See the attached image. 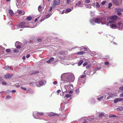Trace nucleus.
Here are the masks:
<instances>
[{"label":"nucleus","instance_id":"1","mask_svg":"<svg viewBox=\"0 0 123 123\" xmlns=\"http://www.w3.org/2000/svg\"><path fill=\"white\" fill-rule=\"evenodd\" d=\"M61 78L63 80L64 83H67L68 85L70 82H73L75 79L74 75L71 73L63 74L61 75Z\"/></svg>","mask_w":123,"mask_h":123},{"label":"nucleus","instance_id":"2","mask_svg":"<svg viewBox=\"0 0 123 123\" xmlns=\"http://www.w3.org/2000/svg\"><path fill=\"white\" fill-rule=\"evenodd\" d=\"M28 25V22L26 23L24 22H21L18 23V25H15L14 27L16 29H17L20 27L24 28L29 27V26Z\"/></svg>","mask_w":123,"mask_h":123},{"label":"nucleus","instance_id":"3","mask_svg":"<svg viewBox=\"0 0 123 123\" xmlns=\"http://www.w3.org/2000/svg\"><path fill=\"white\" fill-rule=\"evenodd\" d=\"M106 25L107 26L109 27L110 28L112 29H116L117 28V24L116 25L113 21H109L107 23Z\"/></svg>","mask_w":123,"mask_h":123},{"label":"nucleus","instance_id":"4","mask_svg":"<svg viewBox=\"0 0 123 123\" xmlns=\"http://www.w3.org/2000/svg\"><path fill=\"white\" fill-rule=\"evenodd\" d=\"M91 24L92 25H95V23L99 24L101 23L100 18H93L90 20Z\"/></svg>","mask_w":123,"mask_h":123},{"label":"nucleus","instance_id":"5","mask_svg":"<svg viewBox=\"0 0 123 123\" xmlns=\"http://www.w3.org/2000/svg\"><path fill=\"white\" fill-rule=\"evenodd\" d=\"M45 115L42 112L39 113L37 111H35L33 112V116L36 119H39V116L42 115Z\"/></svg>","mask_w":123,"mask_h":123},{"label":"nucleus","instance_id":"6","mask_svg":"<svg viewBox=\"0 0 123 123\" xmlns=\"http://www.w3.org/2000/svg\"><path fill=\"white\" fill-rule=\"evenodd\" d=\"M46 83V81L45 80H39L36 82V85L37 87H39L44 85Z\"/></svg>","mask_w":123,"mask_h":123},{"label":"nucleus","instance_id":"7","mask_svg":"<svg viewBox=\"0 0 123 123\" xmlns=\"http://www.w3.org/2000/svg\"><path fill=\"white\" fill-rule=\"evenodd\" d=\"M118 30H123V23L119 22L117 24V28Z\"/></svg>","mask_w":123,"mask_h":123},{"label":"nucleus","instance_id":"8","mask_svg":"<svg viewBox=\"0 0 123 123\" xmlns=\"http://www.w3.org/2000/svg\"><path fill=\"white\" fill-rule=\"evenodd\" d=\"M54 62V58L53 57L50 58L49 60L46 62L49 64H52Z\"/></svg>","mask_w":123,"mask_h":123},{"label":"nucleus","instance_id":"9","mask_svg":"<svg viewBox=\"0 0 123 123\" xmlns=\"http://www.w3.org/2000/svg\"><path fill=\"white\" fill-rule=\"evenodd\" d=\"M13 75V74H7L4 76V77L6 79H8L11 78Z\"/></svg>","mask_w":123,"mask_h":123},{"label":"nucleus","instance_id":"10","mask_svg":"<svg viewBox=\"0 0 123 123\" xmlns=\"http://www.w3.org/2000/svg\"><path fill=\"white\" fill-rule=\"evenodd\" d=\"M101 23L102 24H104L106 23V20L104 18H101L100 19Z\"/></svg>","mask_w":123,"mask_h":123},{"label":"nucleus","instance_id":"11","mask_svg":"<svg viewBox=\"0 0 123 123\" xmlns=\"http://www.w3.org/2000/svg\"><path fill=\"white\" fill-rule=\"evenodd\" d=\"M117 18V16L116 15H114L110 17V19L112 20H114L113 21H115Z\"/></svg>","mask_w":123,"mask_h":123},{"label":"nucleus","instance_id":"12","mask_svg":"<svg viewBox=\"0 0 123 123\" xmlns=\"http://www.w3.org/2000/svg\"><path fill=\"white\" fill-rule=\"evenodd\" d=\"M64 87L66 90V91L68 90H70L71 89V87L69 85H65L64 86Z\"/></svg>","mask_w":123,"mask_h":123},{"label":"nucleus","instance_id":"13","mask_svg":"<svg viewBox=\"0 0 123 123\" xmlns=\"http://www.w3.org/2000/svg\"><path fill=\"white\" fill-rule=\"evenodd\" d=\"M60 3V0H54L53 1V3H54L56 5H58Z\"/></svg>","mask_w":123,"mask_h":123},{"label":"nucleus","instance_id":"14","mask_svg":"<svg viewBox=\"0 0 123 123\" xmlns=\"http://www.w3.org/2000/svg\"><path fill=\"white\" fill-rule=\"evenodd\" d=\"M11 67L10 66H7L4 67V69L5 70H9L10 69H11Z\"/></svg>","mask_w":123,"mask_h":123},{"label":"nucleus","instance_id":"15","mask_svg":"<svg viewBox=\"0 0 123 123\" xmlns=\"http://www.w3.org/2000/svg\"><path fill=\"white\" fill-rule=\"evenodd\" d=\"M115 11H117L118 12L123 11V9L119 8H116L115 9Z\"/></svg>","mask_w":123,"mask_h":123},{"label":"nucleus","instance_id":"16","mask_svg":"<svg viewBox=\"0 0 123 123\" xmlns=\"http://www.w3.org/2000/svg\"><path fill=\"white\" fill-rule=\"evenodd\" d=\"M9 13L11 16H13L14 14V13L12 11L11 9H9L8 10Z\"/></svg>","mask_w":123,"mask_h":123},{"label":"nucleus","instance_id":"17","mask_svg":"<svg viewBox=\"0 0 123 123\" xmlns=\"http://www.w3.org/2000/svg\"><path fill=\"white\" fill-rule=\"evenodd\" d=\"M113 96V94L112 93H110L109 94V96L107 97V99H109L110 98H111Z\"/></svg>","mask_w":123,"mask_h":123},{"label":"nucleus","instance_id":"18","mask_svg":"<svg viewBox=\"0 0 123 123\" xmlns=\"http://www.w3.org/2000/svg\"><path fill=\"white\" fill-rule=\"evenodd\" d=\"M18 13L21 15H22L24 14L25 13L24 11L19 10L18 11Z\"/></svg>","mask_w":123,"mask_h":123},{"label":"nucleus","instance_id":"19","mask_svg":"<svg viewBox=\"0 0 123 123\" xmlns=\"http://www.w3.org/2000/svg\"><path fill=\"white\" fill-rule=\"evenodd\" d=\"M72 10V9L68 8L66 9V11H65V12L66 13H67L71 11Z\"/></svg>","mask_w":123,"mask_h":123},{"label":"nucleus","instance_id":"20","mask_svg":"<svg viewBox=\"0 0 123 123\" xmlns=\"http://www.w3.org/2000/svg\"><path fill=\"white\" fill-rule=\"evenodd\" d=\"M83 62V61L82 60H80L78 63V66H80L81 65Z\"/></svg>","mask_w":123,"mask_h":123},{"label":"nucleus","instance_id":"21","mask_svg":"<svg viewBox=\"0 0 123 123\" xmlns=\"http://www.w3.org/2000/svg\"><path fill=\"white\" fill-rule=\"evenodd\" d=\"M113 2L115 3L116 5H118L119 4V3L117 0H113Z\"/></svg>","mask_w":123,"mask_h":123},{"label":"nucleus","instance_id":"22","mask_svg":"<svg viewBox=\"0 0 123 123\" xmlns=\"http://www.w3.org/2000/svg\"><path fill=\"white\" fill-rule=\"evenodd\" d=\"M51 13H50L49 14H47L44 17V18L45 19H47L49 18L51 15Z\"/></svg>","mask_w":123,"mask_h":123},{"label":"nucleus","instance_id":"23","mask_svg":"<svg viewBox=\"0 0 123 123\" xmlns=\"http://www.w3.org/2000/svg\"><path fill=\"white\" fill-rule=\"evenodd\" d=\"M104 113L102 112L100 113L99 115V117H102L104 116Z\"/></svg>","mask_w":123,"mask_h":123},{"label":"nucleus","instance_id":"24","mask_svg":"<svg viewBox=\"0 0 123 123\" xmlns=\"http://www.w3.org/2000/svg\"><path fill=\"white\" fill-rule=\"evenodd\" d=\"M43 9V8L41 6H39L38 8V10L39 11H41Z\"/></svg>","mask_w":123,"mask_h":123},{"label":"nucleus","instance_id":"25","mask_svg":"<svg viewBox=\"0 0 123 123\" xmlns=\"http://www.w3.org/2000/svg\"><path fill=\"white\" fill-rule=\"evenodd\" d=\"M95 11H91L90 12L91 15L93 17L95 15Z\"/></svg>","mask_w":123,"mask_h":123},{"label":"nucleus","instance_id":"26","mask_svg":"<svg viewBox=\"0 0 123 123\" xmlns=\"http://www.w3.org/2000/svg\"><path fill=\"white\" fill-rule=\"evenodd\" d=\"M117 117V116H116L115 115H114L113 114H110L109 115V117L110 118H111V117Z\"/></svg>","mask_w":123,"mask_h":123},{"label":"nucleus","instance_id":"27","mask_svg":"<svg viewBox=\"0 0 123 123\" xmlns=\"http://www.w3.org/2000/svg\"><path fill=\"white\" fill-rule=\"evenodd\" d=\"M85 7L87 8H91V6L90 5H85Z\"/></svg>","mask_w":123,"mask_h":123},{"label":"nucleus","instance_id":"28","mask_svg":"<svg viewBox=\"0 0 123 123\" xmlns=\"http://www.w3.org/2000/svg\"><path fill=\"white\" fill-rule=\"evenodd\" d=\"M109 38L111 42H112V40H113L114 39V37H113L112 36H110Z\"/></svg>","mask_w":123,"mask_h":123},{"label":"nucleus","instance_id":"29","mask_svg":"<svg viewBox=\"0 0 123 123\" xmlns=\"http://www.w3.org/2000/svg\"><path fill=\"white\" fill-rule=\"evenodd\" d=\"M85 53V52L83 51H81L80 52H78L77 53V54L78 55H82Z\"/></svg>","mask_w":123,"mask_h":123},{"label":"nucleus","instance_id":"30","mask_svg":"<svg viewBox=\"0 0 123 123\" xmlns=\"http://www.w3.org/2000/svg\"><path fill=\"white\" fill-rule=\"evenodd\" d=\"M123 109V108L121 107H120L117 109V111H121Z\"/></svg>","mask_w":123,"mask_h":123},{"label":"nucleus","instance_id":"31","mask_svg":"<svg viewBox=\"0 0 123 123\" xmlns=\"http://www.w3.org/2000/svg\"><path fill=\"white\" fill-rule=\"evenodd\" d=\"M39 73V72L38 71H33L32 73L31 74H37Z\"/></svg>","mask_w":123,"mask_h":123},{"label":"nucleus","instance_id":"32","mask_svg":"<svg viewBox=\"0 0 123 123\" xmlns=\"http://www.w3.org/2000/svg\"><path fill=\"white\" fill-rule=\"evenodd\" d=\"M96 7L97 8H99L100 7V5L98 2H97L96 4Z\"/></svg>","mask_w":123,"mask_h":123},{"label":"nucleus","instance_id":"33","mask_svg":"<svg viewBox=\"0 0 123 123\" xmlns=\"http://www.w3.org/2000/svg\"><path fill=\"white\" fill-rule=\"evenodd\" d=\"M79 7H82L83 6L81 4V3L79 2H78V4H77Z\"/></svg>","mask_w":123,"mask_h":123},{"label":"nucleus","instance_id":"34","mask_svg":"<svg viewBox=\"0 0 123 123\" xmlns=\"http://www.w3.org/2000/svg\"><path fill=\"white\" fill-rule=\"evenodd\" d=\"M0 48L1 49L0 52L3 51L5 49V48L1 46H0Z\"/></svg>","mask_w":123,"mask_h":123},{"label":"nucleus","instance_id":"35","mask_svg":"<svg viewBox=\"0 0 123 123\" xmlns=\"http://www.w3.org/2000/svg\"><path fill=\"white\" fill-rule=\"evenodd\" d=\"M101 68V67H99L96 68L94 69L95 72V71H97V70H99V69H100Z\"/></svg>","mask_w":123,"mask_h":123},{"label":"nucleus","instance_id":"36","mask_svg":"<svg viewBox=\"0 0 123 123\" xmlns=\"http://www.w3.org/2000/svg\"><path fill=\"white\" fill-rule=\"evenodd\" d=\"M55 114L54 113H52L49 114V116L50 117L53 116L55 115Z\"/></svg>","mask_w":123,"mask_h":123},{"label":"nucleus","instance_id":"37","mask_svg":"<svg viewBox=\"0 0 123 123\" xmlns=\"http://www.w3.org/2000/svg\"><path fill=\"white\" fill-rule=\"evenodd\" d=\"M31 16H28V17L26 19V20H28L29 21L31 20Z\"/></svg>","mask_w":123,"mask_h":123},{"label":"nucleus","instance_id":"38","mask_svg":"<svg viewBox=\"0 0 123 123\" xmlns=\"http://www.w3.org/2000/svg\"><path fill=\"white\" fill-rule=\"evenodd\" d=\"M65 96L66 98H69L71 96V95L69 94H66L65 95Z\"/></svg>","mask_w":123,"mask_h":123},{"label":"nucleus","instance_id":"39","mask_svg":"<svg viewBox=\"0 0 123 123\" xmlns=\"http://www.w3.org/2000/svg\"><path fill=\"white\" fill-rule=\"evenodd\" d=\"M103 98V97L101 96L100 97L98 98H97V99L98 100H100L101 99H102Z\"/></svg>","mask_w":123,"mask_h":123},{"label":"nucleus","instance_id":"40","mask_svg":"<svg viewBox=\"0 0 123 123\" xmlns=\"http://www.w3.org/2000/svg\"><path fill=\"white\" fill-rule=\"evenodd\" d=\"M118 101H122L123 99V98H117Z\"/></svg>","mask_w":123,"mask_h":123},{"label":"nucleus","instance_id":"41","mask_svg":"<svg viewBox=\"0 0 123 123\" xmlns=\"http://www.w3.org/2000/svg\"><path fill=\"white\" fill-rule=\"evenodd\" d=\"M118 101H122L123 99V98H117Z\"/></svg>","mask_w":123,"mask_h":123},{"label":"nucleus","instance_id":"42","mask_svg":"<svg viewBox=\"0 0 123 123\" xmlns=\"http://www.w3.org/2000/svg\"><path fill=\"white\" fill-rule=\"evenodd\" d=\"M6 51L7 52L9 53L10 52L11 50L10 49H7L6 50Z\"/></svg>","mask_w":123,"mask_h":123},{"label":"nucleus","instance_id":"43","mask_svg":"<svg viewBox=\"0 0 123 123\" xmlns=\"http://www.w3.org/2000/svg\"><path fill=\"white\" fill-rule=\"evenodd\" d=\"M12 98V97L8 95L6 98V99H10Z\"/></svg>","mask_w":123,"mask_h":123},{"label":"nucleus","instance_id":"44","mask_svg":"<svg viewBox=\"0 0 123 123\" xmlns=\"http://www.w3.org/2000/svg\"><path fill=\"white\" fill-rule=\"evenodd\" d=\"M76 93L78 94L79 92V89L78 88L76 90Z\"/></svg>","mask_w":123,"mask_h":123},{"label":"nucleus","instance_id":"45","mask_svg":"<svg viewBox=\"0 0 123 123\" xmlns=\"http://www.w3.org/2000/svg\"><path fill=\"white\" fill-rule=\"evenodd\" d=\"M2 84L3 85H6V82L3 81L2 82Z\"/></svg>","mask_w":123,"mask_h":123},{"label":"nucleus","instance_id":"46","mask_svg":"<svg viewBox=\"0 0 123 123\" xmlns=\"http://www.w3.org/2000/svg\"><path fill=\"white\" fill-rule=\"evenodd\" d=\"M56 6V5L55 4H54V3H53V4L52 5V6L51 7H52L53 8H54L55 7V6Z\"/></svg>","mask_w":123,"mask_h":123},{"label":"nucleus","instance_id":"47","mask_svg":"<svg viewBox=\"0 0 123 123\" xmlns=\"http://www.w3.org/2000/svg\"><path fill=\"white\" fill-rule=\"evenodd\" d=\"M86 77V75H81L80 77V78H84L85 77Z\"/></svg>","mask_w":123,"mask_h":123},{"label":"nucleus","instance_id":"48","mask_svg":"<svg viewBox=\"0 0 123 123\" xmlns=\"http://www.w3.org/2000/svg\"><path fill=\"white\" fill-rule=\"evenodd\" d=\"M95 73V71H94H94H91L90 72V74H91V75H92V74H94Z\"/></svg>","mask_w":123,"mask_h":123},{"label":"nucleus","instance_id":"49","mask_svg":"<svg viewBox=\"0 0 123 123\" xmlns=\"http://www.w3.org/2000/svg\"><path fill=\"white\" fill-rule=\"evenodd\" d=\"M42 41V39L40 38H39L37 39V41L39 42H41Z\"/></svg>","mask_w":123,"mask_h":123},{"label":"nucleus","instance_id":"50","mask_svg":"<svg viewBox=\"0 0 123 123\" xmlns=\"http://www.w3.org/2000/svg\"><path fill=\"white\" fill-rule=\"evenodd\" d=\"M118 102V100L117 99V98L115 99L114 101V103H117Z\"/></svg>","mask_w":123,"mask_h":123},{"label":"nucleus","instance_id":"51","mask_svg":"<svg viewBox=\"0 0 123 123\" xmlns=\"http://www.w3.org/2000/svg\"><path fill=\"white\" fill-rule=\"evenodd\" d=\"M112 6V5L111 3H110L108 4V7L109 8H110Z\"/></svg>","mask_w":123,"mask_h":123},{"label":"nucleus","instance_id":"52","mask_svg":"<svg viewBox=\"0 0 123 123\" xmlns=\"http://www.w3.org/2000/svg\"><path fill=\"white\" fill-rule=\"evenodd\" d=\"M95 100L94 99H92V101H91V103H95Z\"/></svg>","mask_w":123,"mask_h":123},{"label":"nucleus","instance_id":"53","mask_svg":"<svg viewBox=\"0 0 123 123\" xmlns=\"http://www.w3.org/2000/svg\"><path fill=\"white\" fill-rule=\"evenodd\" d=\"M21 88L25 91H26L27 90L26 88L25 87H21Z\"/></svg>","mask_w":123,"mask_h":123},{"label":"nucleus","instance_id":"54","mask_svg":"<svg viewBox=\"0 0 123 123\" xmlns=\"http://www.w3.org/2000/svg\"><path fill=\"white\" fill-rule=\"evenodd\" d=\"M17 87H18L19 86V83H16L15 85Z\"/></svg>","mask_w":123,"mask_h":123},{"label":"nucleus","instance_id":"55","mask_svg":"<svg viewBox=\"0 0 123 123\" xmlns=\"http://www.w3.org/2000/svg\"><path fill=\"white\" fill-rule=\"evenodd\" d=\"M90 2V0H86L85 1V2L86 3H88Z\"/></svg>","mask_w":123,"mask_h":123},{"label":"nucleus","instance_id":"56","mask_svg":"<svg viewBox=\"0 0 123 123\" xmlns=\"http://www.w3.org/2000/svg\"><path fill=\"white\" fill-rule=\"evenodd\" d=\"M87 64V62H84L83 64V66H85Z\"/></svg>","mask_w":123,"mask_h":123},{"label":"nucleus","instance_id":"57","mask_svg":"<svg viewBox=\"0 0 123 123\" xmlns=\"http://www.w3.org/2000/svg\"><path fill=\"white\" fill-rule=\"evenodd\" d=\"M29 93L30 94H33L34 93V92L33 91H31L29 92Z\"/></svg>","mask_w":123,"mask_h":123},{"label":"nucleus","instance_id":"58","mask_svg":"<svg viewBox=\"0 0 123 123\" xmlns=\"http://www.w3.org/2000/svg\"><path fill=\"white\" fill-rule=\"evenodd\" d=\"M53 83L54 85H56L57 84V82L56 81H55L53 82Z\"/></svg>","mask_w":123,"mask_h":123},{"label":"nucleus","instance_id":"59","mask_svg":"<svg viewBox=\"0 0 123 123\" xmlns=\"http://www.w3.org/2000/svg\"><path fill=\"white\" fill-rule=\"evenodd\" d=\"M13 51L14 52H17V53H18L19 52L18 51V50H17L16 49H14Z\"/></svg>","mask_w":123,"mask_h":123},{"label":"nucleus","instance_id":"60","mask_svg":"<svg viewBox=\"0 0 123 123\" xmlns=\"http://www.w3.org/2000/svg\"><path fill=\"white\" fill-rule=\"evenodd\" d=\"M18 49H20L21 48V46L20 45H18L16 47Z\"/></svg>","mask_w":123,"mask_h":123},{"label":"nucleus","instance_id":"61","mask_svg":"<svg viewBox=\"0 0 123 123\" xmlns=\"http://www.w3.org/2000/svg\"><path fill=\"white\" fill-rule=\"evenodd\" d=\"M106 3L105 1H103L101 3V4L102 5H104Z\"/></svg>","mask_w":123,"mask_h":123},{"label":"nucleus","instance_id":"62","mask_svg":"<svg viewBox=\"0 0 123 123\" xmlns=\"http://www.w3.org/2000/svg\"><path fill=\"white\" fill-rule=\"evenodd\" d=\"M83 84L85 83V80H84L83 81H80Z\"/></svg>","mask_w":123,"mask_h":123},{"label":"nucleus","instance_id":"63","mask_svg":"<svg viewBox=\"0 0 123 123\" xmlns=\"http://www.w3.org/2000/svg\"><path fill=\"white\" fill-rule=\"evenodd\" d=\"M117 14L119 15H122V13L120 12H117Z\"/></svg>","mask_w":123,"mask_h":123},{"label":"nucleus","instance_id":"64","mask_svg":"<svg viewBox=\"0 0 123 123\" xmlns=\"http://www.w3.org/2000/svg\"><path fill=\"white\" fill-rule=\"evenodd\" d=\"M119 89L121 90H123V86H121L119 88Z\"/></svg>","mask_w":123,"mask_h":123}]
</instances>
